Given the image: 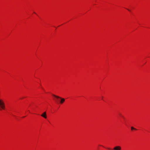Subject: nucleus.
Instances as JSON below:
<instances>
[{
    "mask_svg": "<svg viewBox=\"0 0 150 150\" xmlns=\"http://www.w3.org/2000/svg\"><path fill=\"white\" fill-rule=\"evenodd\" d=\"M121 149V147L120 146H116L113 149L114 150H120Z\"/></svg>",
    "mask_w": 150,
    "mask_h": 150,
    "instance_id": "obj_3",
    "label": "nucleus"
},
{
    "mask_svg": "<svg viewBox=\"0 0 150 150\" xmlns=\"http://www.w3.org/2000/svg\"><path fill=\"white\" fill-rule=\"evenodd\" d=\"M59 99H57V98H56V99H55V100L56 101V102L57 103L58 101L59 100Z\"/></svg>",
    "mask_w": 150,
    "mask_h": 150,
    "instance_id": "obj_6",
    "label": "nucleus"
},
{
    "mask_svg": "<svg viewBox=\"0 0 150 150\" xmlns=\"http://www.w3.org/2000/svg\"><path fill=\"white\" fill-rule=\"evenodd\" d=\"M120 115L122 117H123L121 114H120Z\"/></svg>",
    "mask_w": 150,
    "mask_h": 150,
    "instance_id": "obj_7",
    "label": "nucleus"
},
{
    "mask_svg": "<svg viewBox=\"0 0 150 150\" xmlns=\"http://www.w3.org/2000/svg\"><path fill=\"white\" fill-rule=\"evenodd\" d=\"M0 106L2 109H4L5 108V104L3 101L1 99H0Z\"/></svg>",
    "mask_w": 150,
    "mask_h": 150,
    "instance_id": "obj_2",
    "label": "nucleus"
},
{
    "mask_svg": "<svg viewBox=\"0 0 150 150\" xmlns=\"http://www.w3.org/2000/svg\"><path fill=\"white\" fill-rule=\"evenodd\" d=\"M41 116L44 118H47V116L46 115V112H44L41 115Z\"/></svg>",
    "mask_w": 150,
    "mask_h": 150,
    "instance_id": "obj_4",
    "label": "nucleus"
},
{
    "mask_svg": "<svg viewBox=\"0 0 150 150\" xmlns=\"http://www.w3.org/2000/svg\"><path fill=\"white\" fill-rule=\"evenodd\" d=\"M127 10H128L129 11H130V10H129V9H127Z\"/></svg>",
    "mask_w": 150,
    "mask_h": 150,
    "instance_id": "obj_8",
    "label": "nucleus"
},
{
    "mask_svg": "<svg viewBox=\"0 0 150 150\" xmlns=\"http://www.w3.org/2000/svg\"><path fill=\"white\" fill-rule=\"evenodd\" d=\"M52 96L55 98H57V99H60L61 100L60 101V103L61 104L63 103L65 101V99L64 98H61L59 96L55 95L54 94H53Z\"/></svg>",
    "mask_w": 150,
    "mask_h": 150,
    "instance_id": "obj_1",
    "label": "nucleus"
},
{
    "mask_svg": "<svg viewBox=\"0 0 150 150\" xmlns=\"http://www.w3.org/2000/svg\"><path fill=\"white\" fill-rule=\"evenodd\" d=\"M131 129L132 130H137V129L135 128H134V127H131Z\"/></svg>",
    "mask_w": 150,
    "mask_h": 150,
    "instance_id": "obj_5",
    "label": "nucleus"
}]
</instances>
